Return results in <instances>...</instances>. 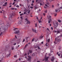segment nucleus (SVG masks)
<instances>
[{
    "label": "nucleus",
    "mask_w": 62,
    "mask_h": 62,
    "mask_svg": "<svg viewBox=\"0 0 62 62\" xmlns=\"http://www.w3.org/2000/svg\"><path fill=\"white\" fill-rule=\"evenodd\" d=\"M9 24L7 23L6 25V26H2V27L4 29H5V31H6L7 29L8 28V27L9 26Z\"/></svg>",
    "instance_id": "f257e3e1"
},
{
    "label": "nucleus",
    "mask_w": 62,
    "mask_h": 62,
    "mask_svg": "<svg viewBox=\"0 0 62 62\" xmlns=\"http://www.w3.org/2000/svg\"><path fill=\"white\" fill-rule=\"evenodd\" d=\"M61 40V39H60V37H57L55 39V42H58Z\"/></svg>",
    "instance_id": "f03ea898"
},
{
    "label": "nucleus",
    "mask_w": 62,
    "mask_h": 62,
    "mask_svg": "<svg viewBox=\"0 0 62 62\" xmlns=\"http://www.w3.org/2000/svg\"><path fill=\"white\" fill-rule=\"evenodd\" d=\"M2 29L1 28H0V36H1L2 34H3V32L2 31Z\"/></svg>",
    "instance_id": "7ed1b4c3"
},
{
    "label": "nucleus",
    "mask_w": 62,
    "mask_h": 62,
    "mask_svg": "<svg viewBox=\"0 0 62 62\" xmlns=\"http://www.w3.org/2000/svg\"><path fill=\"white\" fill-rule=\"evenodd\" d=\"M32 59L31 57L30 56H28V60L30 62H31V59Z\"/></svg>",
    "instance_id": "20e7f679"
},
{
    "label": "nucleus",
    "mask_w": 62,
    "mask_h": 62,
    "mask_svg": "<svg viewBox=\"0 0 62 62\" xmlns=\"http://www.w3.org/2000/svg\"><path fill=\"white\" fill-rule=\"evenodd\" d=\"M58 25V22H57L55 24V25L54 26V28H56L57 27V26Z\"/></svg>",
    "instance_id": "39448f33"
},
{
    "label": "nucleus",
    "mask_w": 62,
    "mask_h": 62,
    "mask_svg": "<svg viewBox=\"0 0 62 62\" xmlns=\"http://www.w3.org/2000/svg\"><path fill=\"white\" fill-rule=\"evenodd\" d=\"M14 33L15 34H19V33H20V31L18 30L17 31H16Z\"/></svg>",
    "instance_id": "423d86ee"
},
{
    "label": "nucleus",
    "mask_w": 62,
    "mask_h": 62,
    "mask_svg": "<svg viewBox=\"0 0 62 62\" xmlns=\"http://www.w3.org/2000/svg\"><path fill=\"white\" fill-rule=\"evenodd\" d=\"M3 56H1L0 57V62H1L2 61V60H3Z\"/></svg>",
    "instance_id": "0eeeda50"
},
{
    "label": "nucleus",
    "mask_w": 62,
    "mask_h": 62,
    "mask_svg": "<svg viewBox=\"0 0 62 62\" xmlns=\"http://www.w3.org/2000/svg\"><path fill=\"white\" fill-rule=\"evenodd\" d=\"M49 58V57H45V60H46V61H47L48 60V58Z\"/></svg>",
    "instance_id": "6e6552de"
},
{
    "label": "nucleus",
    "mask_w": 62,
    "mask_h": 62,
    "mask_svg": "<svg viewBox=\"0 0 62 62\" xmlns=\"http://www.w3.org/2000/svg\"><path fill=\"white\" fill-rule=\"evenodd\" d=\"M15 15V13H12V14H11V15L10 16V17L11 18H12V16H14V15Z\"/></svg>",
    "instance_id": "1a4fd4ad"
},
{
    "label": "nucleus",
    "mask_w": 62,
    "mask_h": 62,
    "mask_svg": "<svg viewBox=\"0 0 62 62\" xmlns=\"http://www.w3.org/2000/svg\"><path fill=\"white\" fill-rule=\"evenodd\" d=\"M54 33H57V34H58V33H59L60 32V31H54Z\"/></svg>",
    "instance_id": "9d476101"
},
{
    "label": "nucleus",
    "mask_w": 62,
    "mask_h": 62,
    "mask_svg": "<svg viewBox=\"0 0 62 62\" xmlns=\"http://www.w3.org/2000/svg\"><path fill=\"white\" fill-rule=\"evenodd\" d=\"M32 53V51L31 50H29V52H28V55H29V54H30V53L31 54Z\"/></svg>",
    "instance_id": "9b49d317"
},
{
    "label": "nucleus",
    "mask_w": 62,
    "mask_h": 62,
    "mask_svg": "<svg viewBox=\"0 0 62 62\" xmlns=\"http://www.w3.org/2000/svg\"><path fill=\"white\" fill-rule=\"evenodd\" d=\"M5 52L4 51V50H1L0 51V54H2V53H4Z\"/></svg>",
    "instance_id": "f8f14e48"
},
{
    "label": "nucleus",
    "mask_w": 62,
    "mask_h": 62,
    "mask_svg": "<svg viewBox=\"0 0 62 62\" xmlns=\"http://www.w3.org/2000/svg\"><path fill=\"white\" fill-rule=\"evenodd\" d=\"M47 17L48 18V19H49V18H51L52 17V16H51L49 15L47 16Z\"/></svg>",
    "instance_id": "ddd939ff"
},
{
    "label": "nucleus",
    "mask_w": 62,
    "mask_h": 62,
    "mask_svg": "<svg viewBox=\"0 0 62 62\" xmlns=\"http://www.w3.org/2000/svg\"><path fill=\"white\" fill-rule=\"evenodd\" d=\"M32 31L33 32H35V33L36 32V30H34L33 29H32Z\"/></svg>",
    "instance_id": "4468645a"
},
{
    "label": "nucleus",
    "mask_w": 62,
    "mask_h": 62,
    "mask_svg": "<svg viewBox=\"0 0 62 62\" xmlns=\"http://www.w3.org/2000/svg\"><path fill=\"white\" fill-rule=\"evenodd\" d=\"M54 57H53L52 59H51V61H54Z\"/></svg>",
    "instance_id": "2eb2a0df"
},
{
    "label": "nucleus",
    "mask_w": 62,
    "mask_h": 62,
    "mask_svg": "<svg viewBox=\"0 0 62 62\" xmlns=\"http://www.w3.org/2000/svg\"><path fill=\"white\" fill-rule=\"evenodd\" d=\"M10 55V53H9L7 55V57H9V56Z\"/></svg>",
    "instance_id": "dca6fc26"
},
{
    "label": "nucleus",
    "mask_w": 62,
    "mask_h": 62,
    "mask_svg": "<svg viewBox=\"0 0 62 62\" xmlns=\"http://www.w3.org/2000/svg\"><path fill=\"white\" fill-rule=\"evenodd\" d=\"M29 23H30V22H29V21H28L27 22V24H28Z\"/></svg>",
    "instance_id": "f3484780"
},
{
    "label": "nucleus",
    "mask_w": 62,
    "mask_h": 62,
    "mask_svg": "<svg viewBox=\"0 0 62 62\" xmlns=\"http://www.w3.org/2000/svg\"><path fill=\"white\" fill-rule=\"evenodd\" d=\"M3 50L4 51V53H5L6 51H7V48Z\"/></svg>",
    "instance_id": "a211bd4d"
},
{
    "label": "nucleus",
    "mask_w": 62,
    "mask_h": 62,
    "mask_svg": "<svg viewBox=\"0 0 62 62\" xmlns=\"http://www.w3.org/2000/svg\"><path fill=\"white\" fill-rule=\"evenodd\" d=\"M35 9H37L38 8H37V6L36 5L35 6Z\"/></svg>",
    "instance_id": "6ab92c4d"
},
{
    "label": "nucleus",
    "mask_w": 62,
    "mask_h": 62,
    "mask_svg": "<svg viewBox=\"0 0 62 62\" xmlns=\"http://www.w3.org/2000/svg\"><path fill=\"white\" fill-rule=\"evenodd\" d=\"M24 20H25L27 22L28 21V19H27V18H26L24 19Z\"/></svg>",
    "instance_id": "aec40b11"
},
{
    "label": "nucleus",
    "mask_w": 62,
    "mask_h": 62,
    "mask_svg": "<svg viewBox=\"0 0 62 62\" xmlns=\"http://www.w3.org/2000/svg\"><path fill=\"white\" fill-rule=\"evenodd\" d=\"M28 38H29L28 37H26V38H25V39H26V40H27V39H28Z\"/></svg>",
    "instance_id": "412c9836"
},
{
    "label": "nucleus",
    "mask_w": 62,
    "mask_h": 62,
    "mask_svg": "<svg viewBox=\"0 0 62 62\" xmlns=\"http://www.w3.org/2000/svg\"><path fill=\"white\" fill-rule=\"evenodd\" d=\"M50 39H49L47 40H46V41H47L48 42H49V41H50Z\"/></svg>",
    "instance_id": "4be33fe9"
},
{
    "label": "nucleus",
    "mask_w": 62,
    "mask_h": 62,
    "mask_svg": "<svg viewBox=\"0 0 62 62\" xmlns=\"http://www.w3.org/2000/svg\"><path fill=\"white\" fill-rule=\"evenodd\" d=\"M38 49H39V50H40V48L39 47V46H38Z\"/></svg>",
    "instance_id": "5701e85b"
},
{
    "label": "nucleus",
    "mask_w": 62,
    "mask_h": 62,
    "mask_svg": "<svg viewBox=\"0 0 62 62\" xmlns=\"http://www.w3.org/2000/svg\"><path fill=\"white\" fill-rule=\"evenodd\" d=\"M43 36H41L39 38H40V39H41V38H43Z\"/></svg>",
    "instance_id": "b1692460"
},
{
    "label": "nucleus",
    "mask_w": 62,
    "mask_h": 62,
    "mask_svg": "<svg viewBox=\"0 0 62 62\" xmlns=\"http://www.w3.org/2000/svg\"><path fill=\"white\" fill-rule=\"evenodd\" d=\"M58 11H60V8H59L58 9Z\"/></svg>",
    "instance_id": "393cba45"
},
{
    "label": "nucleus",
    "mask_w": 62,
    "mask_h": 62,
    "mask_svg": "<svg viewBox=\"0 0 62 62\" xmlns=\"http://www.w3.org/2000/svg\"><path fill=\"white\" fill-rule=\"evenodd\" d=\"M25 41V39H23V41H22V42H24Z\"/></svg>",
    "instance_id": "a878e982"
},
{
    "label": "nucleus",
    "mask_w": 62,
    "mask_h": 62,
    "mask_svg": "<svg viewBox=\"0 0 62 62\" xmlns=\"http://www.w3.org/2000/svg\"><path fill=\"white\" fill-rule=\"evenodd\" d=\"M38 22H39V23H40L41 22V20H40V21L38 20Z\"/></svg>",
    "instance_id": "bb28decb"
},
{
    "label": "nucleus",
    "mask_w": 62,
    "mask_h": 62,
    "mask_svg": "<svg viewBox=\"0 0 62 62\" xmlns=\"http://www.w3.org/2000/svg\"><path fill=\"white\" fill-rule=\"evenodd\" d=\"M35 27H37V24L36 23H35Z\"/></svg>",
    "instance_id": "cd10ccee"
},
{
    "label": "nucleus",
    "mask_w": 62,
    "mask_h": 62,
    "mask_svg": "<svg viewBox=\"0 0 62 62\" xmlns=\"http://www.w3.org/2000/svg\"><path fill=\"white\" fill-rule=\"evenodd\" d=\"M28 46V44H27L25 45V47H26V46Z\"/></svg>",
    "instance_id": "c85d7f7f"
},
{
    "label": "nucleus",
    "mask_w": 62,
    "mask_h": 62,
    "mask_svg": "<svg viewBox=\"0 0 62 62\" xmlns=\"http://www.w3.org/2000/svg\"><path fill=\"white\" fill-rule=\"evenodd\" d=\"M58 21L59 22V23L61 22V20H58Z\"/></svg>",
    "instance_id": "c756f323"
},
{
    "label": "nucleus",
    "mask_w": 62,
    "mask_h": 62,
    "mask_svg": "<svg viewBox=\"0 0 62 62\" xmlns=\"http://www.w3.org/2000/svg\"><path fill=\"white\" fill-rule=\"evenodd\" d=\"M31 6H33L34 4H33V3H32L31 4Z\"/></svg>",
    "instance_id": "7c9ffc66"
},
{
    "label": "nucleus",
    "mask_w": 62,
    "mask_h": 62,
    "mask_svg": "<svg viewBox=\"0 0 62 62\" xmlns=\"http://www.w3.org/2000/svg\"><path fill=\"white\" fill-rule=\"evenodd\" d=\"M22 15H23V14H21L20 15V16H22Z\"/></svg>",
    "instance_id": "2f4dec72"
},
{
    "label": "nucleus",
    "mask_w": 62,
    "mask_h": 62,
    "mask_svg": "<svg viewBox=\"0 0 62 62\" xmlns=\"http://www.w3.org/2000/svg\"><path fill=\"white\" fill-rule=\"evenodd\" d=\"M22 21H19V24H21V23Z\"/></svg>",
    "instance_id": "473e14b6"
},
{
    "label": "nucleus",
    "mask_w": 62,
    "mask_h": 62,
    "mask_svg": "<svg viewBox=\"0 0 62 62\" xmlns=\"http://www.w3.org/2000/svg\"><path fill=\"white\" fill-rule=\"evenodd\" d=\"M52 8H54V5H52Z\"/></svg>",
    "instance_id": "72a5a7b5"
},
{
    "label": "nucleus",
    "mask_w": 62,
    "mask_h": 62,
    "mask_svg": "<svg viewBox=\"0 0 62 62\" xmlns=\"http://www.w3.org/2000/svg\"><path fill=\"white\" fill-rule=\"evenodd\" d=\"M34 39H35V38H33V39H32V41H33L34 40Z\"/></svg>",
    "instance_id": "f704fd0d"
},
{
    "label": "nucleus",
    "mask_w": 62,
    "mask_h": 62,
    "mask_svg": "<svg viewBox=\"0 0 62 62\" xmlns=\"http://www.w3.org/2000/svg\"><path fill=\"white\" fill-rule=\"evenodd\" d=\"M57 11H58V10L57 9H55V12H57Z\"/></svg>",
    "instance_id": "c9c22d12"
},
{
    "label": "nucleus",
    "mask_w": 62,
    "mask_h": 62,
    "mask_svg": "<svg viewBox=\"0 0 62 62\" xmlns=\"http://www.w3.org/2000/svg\"><path fill=\"white\" fill-rule=\"evenodd\" d=\"M30 13V10H29V11L28 12V13Z\"/></svg>",
    "instance_id": "e433bc0d"
},
{
    "label": "nucleus",
    "mask_w": 62,
    "mask_h": 62,
    "mask_svg": "<svg viewBox=\"0 0 62 62\" xmlns=\"http://www.w3.org/2000/svg\"><path fill=\"white\" fill-rule=\"evenodd\" d=\"M45 13H47V10H46V11H45Z\"/></svg>",
    "instance_id": "4c0bfd02"
},
{
    "label": "nucleus",
    "mask_w": 62,
    "mask_h": 62,
    "mask_svg": "<svg viewBox=\"0 0 62 62\" xmlns=\"http://www.w3.org/2000/svg\"><path fill=\"white\" fill-rule=\"evenodd\" d=\"M34 0H33L32 2V3H34Z\"/></svg>",
    "instance_id": "58836bf2"
},
{
    "label": "nucleus",
    "mask_w": 62,
    "mask_h": 62,
    "mask_svg": "<svg viewBox=\"0 0 62 62\" xmlns=\"http://www.w3.org/2000/svg\"><path fill=\"white\" fill-rule=\"evenodd\" d=\"M47 30H48V31H50L49 30V29L48 28H47Z\"/></svg>",
    "instance_id": "ea45409f"
},
{
    "label": "nucleus",
    "mask_w": 62,
    "mask_h": 62,
    "mask_svg": "<svg viewBox=\"0 0 62 62\" xmlns=\"http://www.w3.org/2000/svg\"><path fill=\"white\" fill-rule=\"evenodd\" d=\"M4 4H5V5H7V2H6Z\"/></svg>",
    "instance_id": "a19ab883"
},
{
    "label": "nucleus",
    "mask_w": 62,
    "mask_h": 62,
    "mask_svg": "<svg viewBox=\"0 0 62 62\" xmlns=\"http://www.w3.org/2000/svg\"><path fill=\"white\" fill-rule=\"evenodd\" d=\"M56 15H57V14H56L55 15H54V16L55 17H56Z\"/></svg>",
    "instance_id": "79ce46f5"
},
{
    "label": "nucleus",
    "mask_w": 62,
    "mask_h": 62,
    "mask_svg": "<svg viewBox=\"0 0 62 62\" xmlns=\"http://www.w3.org/2000/svg\"><path fill=\"white\" fill-rule=\"evenodd\" d=\"M53 0H49V1L50 2H52V1H53Z\"/></svg>",
    "instance_id": "37998d69"
},
{
    "label": "nucleus",
    "mask_w": 62,
    "mask_h": 62,
    "mask_svg": "<svg viewBox=\"0 0 62 62\" xmlns=\"http://www.w3.org/2000/svg\"><path fill=\"white\" fill-rule=\"evenodd\" d=\"M30 8H31V9L33 8V7L32 6H31Z\"/></svg>",
    "instance_id": "c03bdc74"
},
{
    "label": "nucleus",
    "mask_w": 62,
    "mask_h": 62,
    "mask_svg": "<svg viewBox=\"0 0 62 62\" xmlns=\"http://www.w3.org/2000/svg\"><path fill=\"white\" fill-rule=\"evenodd\" d=\"M43 15H44V16H45V13H44L43 14Z\"/></svg>",
    "instance_id": "a18cd8bd"
},
{
    "label": "nucleus",
    "mask_w": 62,
    "mask_h": 62,
    "mask_svg": "<svg viewBox=\"0 0 62 62\" xmlns=\"http://www.w3.org/2000/svg\"><path fill=\"white\" fill-rule=\"evenodd\" d=\"M11 49L12 50H13L14 49V48L13 47H12Z\"/></svg>",
    "instance_id": "49530a36"
},
{
    "label": "nucleus",
    "mask_w": 62,
    "mask_h": 62,
    "mask_svg": "<svg viewBox=\"0 0 62 62\" xmlns=\"http://www.w3.org/2000/svg\"><path fill=\"white\" fill-rule=\"evenodd\" d=\"M14 57H17V55H14Z\"/></svg>",
    "instance_id": "de8ad7c7"
},
{
    "label": "nucleus",
    "mask_w": 62,
    "mask_h": 62,
    "mask_svg": "<svg viewBox=\"0 0 62 62\" xmlns=\"http://www.w3.org/2000/svg\"><path fill=\"white\" fill-rule=\"evenodd\" d=\"M7 6V5L6 4H4L3 5V6Z\"/></svg>",
    "instance_id": "09e8293b"
},
{
    "label": "nucleus",
    "mask_w": 62,
    "mask_h": 62,
    "mask_svg": "<svg viewBox=\"0 0 62 62\" xmlns=\"http://www.w3.org/2000/svg\"><path fill=\"white\" fill-rule=\"evenodd\" d=\"M47 43L46 44V46L47 47V46H48V45H47Z\"/></svg>",
    "instance_id": "8fccbe9b"
},
{
    "label": "nucleus",
    "mask_w": 62,
    "mask_h": 62,
    "mask_svg": "<svg viewBox=\"0 0 62 62\" xmlns=\"http://www.w3.org/2000/svg\"><path fill=\"white\" fill-rule=\"evenodd\" d=\"M16 43H15L14 44V45H16Z\"/></svg>",
    "instance_id": "3c124183"
},
{
    "label": "nucleus",
    "mask_w": 62,
    "mask_h": 62,
    "mask_svg": "<svg viewBox=\"0 0 62 62\" xmlns=\"http://www.w3.org/2000/svg\"><path fill=\"white\" fill-rule=\"evenodd\" d=\"M19 61H21V58H19Z\"/></svg>",
    "instance_id": "603ef678"
},
{
    "label": "nucleus",
    "mask_w": 62,
    "mask_h": 62,
    "mask_svg": "<svg viewBox=\"0 0 62 62\" xmlns=\"http://www.w3.org/2000/svg\"><path fill=\"white\" fill-rule=\"evenodd\" d=\"M11 9H13V10L14 9V8H11Z\"/></svg>",
    "instance_id": "864d4df0"
},
{
    "label": "nucleus",
    "mask_w": 62,
    "mask_h": 62,
    "mask_svg": "<svg viewBox=\"0 0 62 62\" xmlns=\"http://www.w3.org/2000/svg\"><path fill=\"white\" fill-rule=\"evenodd\" d=\"M52 21V19H51V18H50L49 19V21Z\"/></svg>",
    "instance_id": "5fc2aeb1"
},
{
    "label": "nucleus",
    "mask_w": 62,
    "mask_h": 62,
    "mask_svg": "<svg viewBox=\"0 0 62 62\" xmlns=\"http://www.w3.org/2000/svg\"><path fill=\"white\" fill-rule=\"evenodd\" d=\"M34 55H35V54H32V56H34Z\"/></svg>",
    "instance_id": "6e6d98bb"
},
{
    "label": "nucleus",
    "mask_w": 62,
    "mask_h": 62,
    "mask_svg": "<svg viewBox=\"0 0 62 62\" xmlns=\"http://www.w3.org/2000/svg\"><path fill=\"white\" fill-rule=\"evenodd\" d=\"M15 4V2H14L12 4L13 5H14Z\"/></svg>",
    "instance_id": "4d7b16f0"
},
{
    "label": "nucleus",
    "mask_w": 62,
    "mask_h": 62,
    "mask_svg": "<svg viewBox=\"0 0 62 62\" xmlns=\"http://www.w3.org/2000/svg\"><path fill=\"white\" fill-rule=\"evenodd\" d=\"M26 12H24V14H26Z\"/></svg>",
    "instance_id": "13d9d810"
},
{
    "label": "nucleus",
    "mask_w": 62,
    "mask_h": 62,
    "mask_svg": "<svg viewBox=\"0 0 62 62\" xmlns=\"http://www.w3.org/2000/svg\"><path fill=\"white\" fill-rule=\"evenodd\" d=\"M40 5H42V4L41 3H40Z\"/></svg>",
    "instance_id": "bf43d9fd"
},
{
    "label": "nucleus",
    "mask_w": 62,
    "mask_h": 62,
    "mask_svg": "<svg viewBox=\"0 0 62 62\" xmlns=\"http://www.w3.org/2000/svg\"><path fill=\"white\" fill-rule=\"evenodd\" d=\"M51 29H52V30H53V28L52 27H51Z\"/></svg>",
    "instance_id": "052dcab7"
},
{
    "label": "nucleus",
    "mask_w": 62,
    "mask_h": 62,
    "mask_svg": "<svg viewBox=\"0 0 62 62\" xmlns=\"http://www.w3.org/2000/svg\"><path fill=\"white\" fill-rule=\"evenodd\" d=\"M16 7H17V8H18V7H19V6H17Z\"/></svg>",
    "instance_id": "680f3d73"
},
{
    "label": "nucleus",
    "mask_w": 62,
    "mask_h": 62,
    "mask_svg": "<svg viewBox=\"0 0 62 62\" xmlns=\"http://www.w3.org/2000/svg\"><path fill=\"white\" fill-rule=\"evenodd\" d=\"M27 55V54L26 53L24 55Z\"/></svg>",
    "instance_id": "e2e57ef3"
},
{
    "label": "nucleus",
    "mask_w": 62,
    "mask_h": 62,
    "mask_svg": "<svg viewBox=\"0 0 62 62\" xmlns=\"http://www.w3.org/2000/svg\"><path fill=\"white\" fill-rule=\"evenodd\" d=\"M48 23H50V21H49V20L48 21Z\"/></svg>",
    "instance_id": "0e129e2a"
},
{
    "label": "nucleus",
    "mask_w": 62,
    "mask_h": 62,
    "mask_svg": "<svg viewBox=\"0 0 62 62\" xmlns=\"http://www.w3.org/2000/svg\"><path fill=\"white\" fill-rule=\"evenodd\" d=\"M45 6L46 7H47V4H45Z\"/></svg>",
    "instance_id": "69168bd1"
},
{
    "label": "nucleus",
    "mask_w": 62,
    "mask_h": 62,
    "mask_svg": "<svg viewBox=\"0 0 62 62\" xmlns=\"http://www.w3.org/2000/svg\"><path fill=\"white\" fill-rule=\"evenodd\" d=\"M60 9H62V7H60Z\"/></svg>",
    "instance_id": "338daca9"
},
{
    "label": "nucleus",
    "mask_w": 62,
    "mask_h": 62,
    "mask_svg": "<svg viewBox=\"0 0 62 62\" xmlns=\"http://www.w3.org/2000/svg\"><path fill=\"white\" fill-rule=\"evenodd\" d=\"M61 57L62 58V54H61Z\"/></svg>",
    "instance_id": "774afa93"
}]
</instances>
